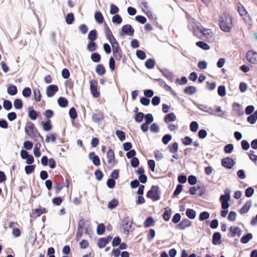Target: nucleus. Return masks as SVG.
<instances>
[{"label":"nucleus","mask_w":257,"mask_h":257,"mask_svg":"<svg viewBox=\"0 0 257 257\" xmlns=\"http://www.w3.org/2000/svg\"><path fill=\"white\" fill-rule=\"evenodd\" d=\"M219 24L222 31L228 32L232 28V20L226 13L222 14L219 18Z\"/></svg>","instance_id":"obj_1"},{"label":"nucleus","mask_w":257,"mask_h":257,"mask_svg":"<svg viewBox=\"0 0 257 257\" xmlns=\"http://www.w3.org/2000/svg\"><path fill=\"white\" fill-rule=\"evenodd\" d=\"M25 132L30 137L37 139L39 137L42 141L43 140V137L38 132L37 127L35 124L32 122H28L26 123L25 127Z\"/></svg>","instance_id":"obj_2"},{"label":"nucleus","mask_w":257,"mask_h":257,"mask_svg":"<svg viewBox=\"0 0 257 257\" xmlns=\"http://www.w3.org/2000/svg\"><path fill=\"white\" fill-rule=\"evenodd\" d=\"M225 194L221 195L220 197L219 200L221 203V207L224 210H227L229 207V201L230 199V190L226 188L224 190Z\"/></svg>","instance_id":"obj_3"},{"label":"nucleus","mask_w":257,"mask_h":257,"mask_svg":"<svg viewBox=\"0 0 257 257\" xmlns=\"http://www.w3.org/2000/svg\"><path fill=\"white\" fill-rule=\"evenodd\" d=\"M161 192L158 186H152L148 192L147 197L152 199L153 201H158L160 198Z\"/></svg>","instance_id":"obj_4"},{"label":"nucleus","mask_w":257,"mask_h":257,"mask_svg":"<svg viewBox=\"0 0 257 257\" xmlns=\"http://www.w3.org/2000/svg\"><path fill=\"white\" fill-rule=\"evenodd\" d=\"M199 39L205 40L209 43L212 42L214 40L213 34L210 29L204 28Z\"/></svg>","instance_id":"obj_5"},{"label":"nucleus","mask_w":257,"mask_h":257,"mask_svg":"<svg viewBox=\"0 0 257 257\" xmlns=\"http://www.w3.org/2000/svg\"><path fill=\"white\" fill-rule=\"evenodd\" d=\"M193 33L195 36L199 38L202 34V32L203 31L204 28L202 26V25L197 22H193L192 24Z\"/></svg>","instance_id":"obj_6"},{"label":"nucleus","mask_w":257,"mask_h":257,"mask_svg":"<svg viewBox=\"0 0 257 257\" xmlns=\"http://www.w3.org/2000/svg\"><path fill=\"white\" fill-rule=\"evenodd\" d=\"M106 157L108 167L112 168L115 165L114 153L112 150L109 149L107 152Z\"/></svg>","instance_id":"obj_7"},{"label":"nucleus","mask_w":257,"mask_h":257,"mask_svg":"<svg viewBox=\"0 0 257 257\" xmlns=\"http://www.w3.org/2000/svg\"><path fill=\"white\" fill-rule=\"evenodd\" d=\"M90 89L92 96L97 98L99 96V93L97 91V82L96 80L92 79L90 81Z\"/></svg>","instance_id":"obj_8"},{"label":"nucleus","mask_w":257,"mask_h":257,"mask_svg":"<svg viewBox=\"0 0 257 257\" xmlns=\"http://www.w3.org/2000/svg\"><path fill=\"white\" fill-rule=\"evenodd\" d=\"M134 29L132 28V26L129 24L123 26L121 31L119 32L120 36H122L123 34H125L130 36H133L134 35Z\"/></svg>","instance_id":"obj_9"},{"label":"nucleus","mask_w":257,"mask_h":257,"mask_svg":"<svg viewBox=\"0 0 257 257\" xmlns=\"http://www.w3.org/2000/svg\"><path fill=\"white\" fill-rule=\"evenodd\" d=\"M122 225L125 232H128L132 225V220L128 216L125 217L121 221Z\"/></svg>","instance_id":"obj_10"},{"label":"nucleus","mask_w":257,"mask_h":257,"mask_svg":"<svg viewBox=\"0 0 257 257\" xmlns=\"http://www.w3.org/2000/svg\"><path fill=\"white\" fill-rule=\"evenodd\" d=\"M246 59L252 64H257V53L252 50L248 51L246 55Z\"/></svg>","instance_id":"obj_11"},{"label":"nucleus","mask_w":257,"mask_h":257,"mask_svg":"<svg viewBox=\"0 0 257 257\" xmlns=\"http://www.w3.org/2000/svg\"><path fill=\"white\" fill-rule=\"evenodd\" d=\"M195 105L201 110L207 112L210 114L213 115L215 113L214 110L210 106L205 104H201L197 103H194Z\"/></svg>","instance_id":"obj_12"},{"label":"nucleus","mask_w":257,"mask_h":257,"mask_svg":"<svg viewBox=\"0 0 257 257\" xmlns=\"http://www.w3.org/2000/svg\"><path fill=\"white\" fill-rule=\"evenodd\" d=\"M222 165L227 169H231L235 164L234 160L229 157L223 159L221 161Z\"/></svg>","instance_id":"obj_13"},{"label":"nucleus","mask_w":257,"mask_h":257,"mask_svg":"<svg viewBox=\"0 0 257 257\" xmlns=\"http://www.w3.org/2000/svg\"><path fill=\"white\" fill-rule=\"evenodd\" d=\"M58 91V87L57 85H50L46 88V94L48 97H51L53 96Z\"/></svg>","instance_id":"obj_14"},{"label":"nucleus","mask_w":257,"mask_h":257,"mask_svg":"<svg viewBox=\"0 0 257 257\" xmlns=\"http://www.w3.org/2000/svg\"><path fill=\"white\" fill-rule=\"evenodd\" d=\"M192 222L188 219H183L176 226V228L180 230H184L191 225Z\"/></svg>","instance_id":"obj_15"},{"label":"nucleus","mask_w":257,"mask_h":257,"mask_svg":"<svg viewBox=\"0 0 257 257\" xmlns=\"http://www.w3.org/2000/svg\"><path fill=\"white\" fill-rule=\"evenodd\" d=\"M112 237L108 236L106 237H102L98 240V246L100 248H102L111 240Z\"/></svg>","instance_id":"obj_16"},{"label":"nucleus","mask_w":257,"mask_h":257,"mask_svg":"<svg viewBox=\"0 0 257 257\" xmlns=\"http://www.w3.org/2000/svg\"><path fill=\"white\" fill-rule=\"evenodd\" d=\"M84 225V221L83 219H81L78 222L77 231L76 233V237L77 239H79L82 236Z\"/></svg>","instance_id":"obj_17"},{"label":"nucleus","mask_w":257,"mask_h":257,"mask_svg":"<svg viewBox=\"0 0 257 257\" xmlns=\"http://www.w3.org/2000/svg\"><path fill=\"white\" fill-rule=\"evenodd\" d=\"M88 158L92 160L93 164L96 166H98L100 164V159L98 156L95 155L94 152H90L88 154Z\"/></svg>","instance_id":"obj_18"},{"label":"nucleus","mask_w":257,"mask_h":257,"mask_svg":"<svg viewBox=\"0 0 257 257\" xmlns=\"http://www.w3.org/2000/svg\"><path fill=\"white\" fill-rule=\"evenodd\" d=\"M113 56L117 61L120 60L122 58V52L121 48L112 50Z\"/></svg>","instance_id":"obj_19"},{"label":"nucleus","mask_w":257,"mask_h":257,"mask_svg":"<svg viewBox=\"0 0 257 257\" xmlns=\"http://www.w3.org/2000/svg\"><path fill=\"white\" fill-rule=\"evenodd\" d=\"M221 234L219 232L213 233L212 236V243L214 245H217L221 243Z\"/></svg>","instance_id":"obj_20"},{"label":"nucleus","mask_w":257,"mask_h":257,"mask_svg":"<svg viewBox=\"0 0 257 257\" xmlns=\"http://www.w3.org/2000/svg\"><path fill=\"white\" fill-rule=\"evenodd\" d=\"M105 35L106 38L109 41V42L111 41H112L115 39L114 38V37L113 36L111 30L106 26V24H105Z\"/></svg>","instance_id":"obj_21"},{"label":"nucleus","mask_w":257,"mask_h":257,"mask_svg":"<svg viewBox=\"0 0 257 257\" xmlns=\"http://www.w3.org/2000/svg\"><path fill=\"white\" fill-rule=\"evenodd\" d=\"M176 119V116L173 112L166 114L164 117V121L168 123L170 122L174 121Z\"/></svg>","instance_id":"obj_22"},{"label":"nucleus","mask_w":257,"mask_h":257,"mask_svg":"<svg viewBox=\"0 0 257 257\" xmlns=\"http://www.w3.org/2000/svg\"><path fill=\"white\" fill-rule=\"evenodd\" d=\"M252 203L251 201H247L240 209V212L241 214H244L247 213L250 207L251 206Z\"/></svg>","instance_id":"obj_23"},{"label":"nucleus","mask_w":257,"mask_h":257,"mask_svg":"<svg viewBox=\"0 0 257 257\" xmlns=\"http://www.w3.org/2000/svg\"><path fill=\"white\" fill-rule=\"evenodd\" d=\"M28 109L30 118L33 120L36 119L38 116L37 111L33 109V107H29Z\"/></svg>","instance_id":"obj_24"},{"label":"nucleus","mask_w":257,"mask_h":257,"mask_svg":"<svg viewBox=\"0 0 257 257\" xmlns=\"http://www.w3.org/2000/svg\"><path fill=\"white\" fill-rule=\"evenodd\" d=\"M163 75L169 79L171 81H172L174 78L173 73L170 71L169 70L167 69H164L161 70Z\"/></svg>","instance_id":"obj_25"},{"label":"nucleus","mask_w":257,"mask_h":257,"mask_svg":"<svg viewBox=\"0 0 257 257\" xmlns=\"http://www.w3.org/2000/svg\"><path fill=\"white\" fill-rule=\"evenodd\" d=\"M257 120V110L247 117V121L250 124H254Z\"/></svg>","instance_id":"obj_26"},{"label":"nucleus","mask_w":257,"mask_h":257,"mask_svg":"<svg viewBox=\"0 0 257 257\" xmlns=\"http://www.w3.org/2000/svg\"><path fill=\"white\" fill-rule=\"evenodd\" d=\"M97 38V31L96 30H91L88 35V39L89 41H94Z\"/></svg>","instance_id":"obj_27"},{"label":"nucleus","mask_w":257,"mask_h":257,"mask_svg":"<svg viewBox=\"0 0 257 257\" xmlns=\"http://www.w3.org/2000/svg\"><path fill=\"white\" fill-rule=\"evenodd\" d=\"M8 93L10 95H15L18 92L17 87L14 85H11L8 87Z\"/></svg>","instance_id":"obj_28"},{"label":"nucleus","mask_w":257,"mask_h":257,"mask_svg":"<svg viewBox=\"0 0 257 257\" xmlns=\"http://www.w3.org/2000/svg\"><path fill=\"white\" fill-rule=\"evenodd\" d=\"M197 91L196 88L193 86H189L186 87L184 89V92L186 94L192 95L195 94Z\"/></svg>","instance_id":"obj_29"},{"label":"nucleus","mask_w":257,"mask_h":257,"mask_svg":"<svg viewBox=\"0 0 257 257\" xmlns=\"http://www.w3.org/2000/svg\"><path fill=\"white\" fill-rule=\"evenodd\" d=\"M233 110L236 112V113L238 115H241L243 113V111L242 109L240 107V105L238 103L234 102L233 104Z\"/></svg>","instance_id":"obj_30"},{"label":"nucleus","mask_w":257,"mask_h":257,"mask_svg":"<svg viewBox=\"0 0 257 257\" xmlns=\"http://www.w3.org/2000/svg\"><path fill=\"white\" fill-rule=\"evenodd\" d=\"M186 214L189 219H193L196 217V212L193 209L188 208L186 211Z\"/></svg>","instance_id":"obj_31"},{"label":"nucleus","mask_w":257,"mask_h":257,"mask_svg":"<svg viewBox=\"0 0 257 257\" xmlns=\"http://www.w3.org/2000/svg\"><path fill=\"white\" fill-rule=\"evenodd\" d=\"M94 18L98 24H102L104 21L103 17L100 12H96L95 13Z\"/></svg>","instance_id":"obj_32"},{"label":"nucleus","mask_w":257,"mask_h":257,"mask_svg":"<svg viewBox=\"0 0 257 257\" xmlns=\"http://www.w3.org/2000/svg\"><path fill=\"white\" fill-rule=\"evenodd\" d=\"M87 49L90 52H93L97 49V45L94 41H89L87 45Z\"/></svg>","instance_id":"obj_33"},{"label":"nucleus","mask_w":257,"mask_h":257,"mask_svg":"<svg viewBox=\"0 0 257 257\" xmlns=\"http://www.w3.org/2000/svg\"><path fill=\"white\" fill-rule=\"evenodd\" d=\"M156 62L154 59L150 58L145 63V66L148 69H152L154 67Z\"/></svg>","instance_id":"obj_34"},{"label":"nucleus","mask_w":257,"mask_h":257,"mask_svg":"<svg viewBox=\"0 0 257 257\" xmlns=\"http://www.w3.org/2000/svg\"><path fill=\"white\" fill-rule=\"evenodd\" d=\"M252 238V235L251 233H248L246 235H243L241 239V243L245 244L249 242V241Z\"/></svg>","instance_id":"obj_35"},{"label":"nucleus","mask_w":257,"mask_h":257,"mask_svg":"<svg viewBox=\"0 0 257 257\" xmlns=\"http://www.w3.org/2000/svg\"><path fill=\"white\" fill-rule=\"evenodd\" d=\"M95 71L99 75H103L105 73V69L102 65L98 64L96 67Z\"/></svg>","instance_id":"obj_36"},{"label":"nucleus","mask_w":257,"mask_h":257,"mask_svg":"<svg viewBox=\"0 0 257 257\" xmlns=\"http://www.w3.org/2000/svg\"><path fill=\"white\" fill-rule=\"evenodd\" d=\"M43 128L45 131H49L52 128V125L51 124V121L50 119H48L47 121L44 122L43 121Z\"/></svg>","instance_id":"obj_37"},{"label":"nucleus","mask_w":257,"mask_h":257,"mask_svg":"<svg viewBox=\"0 0 257 257\" xmlns=\"http://www.w3.org/2000/svg\"><path fill=\"white\" fill-rule=\"evenodd\" d=\"M46 213V209L44 208H38L32 210V214L36 216H40L41 215Z\"/></svg>","instance_id":"obj_38"},{"label":"nucleus","mask_w":257,"mask_h":257,"mask_svg":"<svg viewBox=\"0 0 257 257\" xmlns=\"http://www.w3.org/2000/svg\"><path fill=\"white\" fill-rule=\"evenodd\" d=\"M68 100L66 98L60 97L58 99V103L60 107H65L68 105Z\"/></svg>","instance_id":"obj_39"},{"label":"nucleus","mask_w":257,"mask_h":257,"mask_svg":"<svg viewBox=\"0 0 257 257\" xmlns=\"http://www.w3.org/2000/svg\"><path fill=\"white\" fill-rule=\"evenodd\" d=\"M165 211L163 214V218L165 221H169L171 215V209L168 207L165 208Z\"/></svg>","instance_id":"obj_40"},{"label":"nucleus","mask_w":257,"mask_h":257,"mask_svg":"<svg viewBox=\"0 0 257 257\" xmlns=\"http://www.w3.org/2000/svg\"><path fill=\"white\" fill-rule=\"evenodd\" d=\"M118 204V201L116 199H113L110 200L107 205V207L108 208L110 209H113L115 208Z\"/></svg>","instance_id":"obj_41"},{"label":"nucleus","mask_w":257,"mask_h":257,"mask_svg":"<svg viewBox=\"0 0 257 257\" xmlns=\"http://www.w3.org/2000/svg\"><path fill=\"white\" fill-rule=\"evenodd\" d=\"M196 45L198 47L205 50H207L210 49L209 46L206 43L203 41H198L196 42Z\"/></svg>","instance_id":"obj_42"},{"label":"nucleus","mask_w":257,"mask_h":257,"mask_svg":"<svg viewBox=\"0 0 257 257\" xmlns=\"http://www.w3.org/2000/svg\"><path fill=\"white\" fill-rule=\"evenodd\" d=\"M14 106L17 109H21L23 106V101L21 99L17 98L14 100Z\"/></svg>","instance_id":"obj_43"},{"label":"nucleus","mask_w":257,"mask_h":257,"mask_svg":"<svg viewBox=\"0 0 257 257\" xmlns=\"http://www.w3.org/2000/svg\"><path fill=\"white\" fill-rule=\"evenodd\" d=\"M103 118V115L101 113H95L92 115V119L95 122H98L101 121Z\"/></svg>","instance_id":"obj_44"},{"label":"nucleus","mask_w":257,"mask_h":257,"mask_svg":"<svg viewBox=\"0 0 257 257\" xmlns=\"http://www.w3.org/2000/svg\"><path fill=\"white\" fill-rule=\"evenodd\" d=\"M91 59L94 62H99L101 60V56L97 53H93L91 55Z\"/></svg>","instance_id":"obj_45"},{"label":"nucleus","mask_w":257,"mask_h":257,"mask_svg":"<svg viewBox=\"0 0 257 257\" xmlns=\"http://www.w3.org/2000/svg\"><path fill=\"white\" fill-rule=\"evenodd\" d=\"M145 122L148 124H151L154 120V117L152 114L148 113L144 116Z\"/></svg>","instance_id":"obj_46"},{"label":"nucleus","mask_w":257,"mask_h":257,"mask_svg":"<svg viewBox=\"0 0 257 257\" xmlns=\"http://www.w3.org/2000/svg\"><path fill=\"white\" fill-rule=\"evenodd\" d=\"M74 20V15L72 13H69L66 17V23L68 25H71L73 23Z\"/></svg>","instance_id":"obj_47"},{"label":"nucleus","mask_w":257,"mask_h":257,"mask_svg":"<svg viewBox=\"0 0 257 257\" xmlns=\"http://www.w3.org/2000/svg\"><path fill=\"white\" fill-rule=\"evenodd\" d=\"M210 217V214L207 211H203L200 213L199 215V220L200 221H204L208 219Z\"/></svg>","instance_id":"obj_48"},{"label":"nucleus","mask_w":257,"mask_h":257,"mask_svg":"<svg viewBox=\"0 0 257 257\" xmlns=\"http://www.w3.org/2000/svg\"><path fill=\"white\" fill-rule=\"evenodd\" d=\"M136 55L137 57L140 60H144L147 57L146 53L141 50H137Z\"/></svg>","instance_id":"obj_49"},{"label":"nucleus","mask_w":257,"mask_h":257,"mask_svg":"<svg viewBox=\"0 0 257 257\" xmlns=\"http://www.w3.org/2000/svg\"><path fill=\"white\" fill-rule=\"evenodd\" d=\"M69 114L70 118L75 119L77 117V113L76 109L74 107H71L69 111Z\"/></svg>","instance_id":"obj_50"},{"label":"nucleus","mask_w":257,"mask_h":257,"mask_svg":"<svg viewBox=\"0 0 257 257\" xmlns=\"http://www.w3.org/2000/svg\"><path fill=\"white\" fill-rule=\"evenodd\" d=\"M105 230V226L103 223H100L98 225L97 227V233L98 235H102Z\"/></svg>","instance_id":"obj_51"},{"label":"nucleus","mask_w":257,"mask_h":257,"mask_svg":"<svg viewBox=\"0 0 257 257\" xmlns=\"http://www.w3.org/2000/svg\"><path fill=\"white\" fill-rule=\"evenodd\" d=\"M34 94L35 101L39 102L41 98V94L40 90L39 89H35L34 90Z\"/></svg>","instance_id":"obj_52"},{"label":"nucleus","mask_w":257,"mask_h":257,"mask_svg":"<svg viewBox=\"0 0 257 257\" xmlns=\"http://www.w3.org/2000/svg\"><path fill=\"white\" fill-rule=\"evenodd\" d=\"M144 114L142 112H137L135 116V120L137 122H141L144 117Z\"/></svg>","instance_id":"obj_53"},{"label":"nucleus","mask_w":257,"mask_h":257,"mask_svg":"<svg viewBox=\"0 0 257 257\" xmlns=\"http://www.w3.org/2000/svg\"><path fill=\"white\" fill-rule=\"evenodd\" d=\"M169 149L170 152L172 153H176L178 150V143L176 142L174 143L171 146H169Z\"/></svg>","instance_id":"obj_54"},{"label":"nucleus","mask_w":257,"mask_h":257,"mask_svg":"<svg viewBox=\"0 0 257 257\" xmlns=\"http://www.w3.org/2000/svg\"><path fill=\"white\" fill-rule=\"evenodd\" d=\"M115 134L120 141H123L125 139V135L124 132L120 130H117Z\"/></svg>","instance_id":"obj_55"},{"label":"nucleus","mask_w":257,"mask_h":257,"mask_svg":"<svg viewBox=\"0 0 257 257\" xmlns=\"http://www.w3.org/2000/svg\"><path fill=\"white\" fill-rule=\"evenodd\" d=\"M112 22L114 24H120L122 22V18L119 15H115L112 17Z\"/></svg>","instance_id":"obj_56"},{"label":"nucleus","mask_w":257,"mask_h":257,"mask_svg":"<svg viewBox=\"0 0 257 257\" xmlns=\"http://www.w3.org/2000/svg\"><path fill=\"white\" fill-rule=\"evenodd\" d=\"M154 222V219L152 217H149L144 222V226L145 227H149L151 226Z\"/></svg>","instance_id":"obj_57"},{"label":"nucleus","mask_w":257,"mask_h":257,"mask_svg":"<svg viewBox=\"0 0 257 257\" xmlns=\"http://www.w3.org/2000/svg\"><path fill=\"white\" fill-rule=\"evenodd\" d=\"M254 192V190L253 188L249 187L246 189L245 190V195L247 197H251Z\"/></svg>","instance_id":"obj_58"},{"label":"nucleus","mask_w":257,"mask_h":257,"mask_svg":"<svg viewBox=\"0 0 257 257\" xmlns=\"http://www.w3.org/2000/svg\"><path fill=\"white\" fill-rule=\"evenodd\" d=\"M183 189V185L181 184H178L177 185L176 188L173 193V196L174 197H176L179 195L180 193L182 192Z\"/></svg>","instance_id":"obj_59"},{"label":"nucleus","mask_w":257,"mask_h":257,"mask_svg":"<svg viewBox=\"0 0 257 257\" xmlns=\"http://www.w3.org/2000/svg\"><path fill=\"white\" fill-rule=\"evenodd\" d=\"M78 29L83 35H85L88 31L87 26L85 24L80 25L78 27Z\"/></svg>","instance_id":"obj_60"},{"label":"nucleus","mask_w":257,"mask_h":257,"mask_svg":"<svg viewBox=\"0 0 257 257\" xmlns=\"http://www.w3.org/2000/svg\"><path fill=\"white\" fill-rule=\"evenodd\" d=\"M12 103L11 101L9 100H4L3 103V107L6 110H10L12 108Z\"/></svg>","instance_id":"obj_61"},{"label":"nucleus","mask_w":257,"mask_h":257,"mask_svg":"<svg viewBox=\"0 0 257 257\" xmlns=\"http://www.w3.org/2000/svg\"><path fill=\"white\" fill-rule=\"evenodd\" d=\"M233 148V145L231 144H229L225 146L224 147V151L226 154H229L232 152Z\"/></svg>","instance_id":"obj_62"},{"label":"nucleus","mask_w":257,"mask_h":257,"mask_svg":"<svg viewBox=\"0 0 257 257\" xmlns=\"http://www.w3.org/2000/svg\"><path fill=\"white\" fill-rule=\"evenodd\" d=\"M218 93L220 96H224L226 94L225 87L223 85H220L218 87Z\"/></svg>","instance_id":"obj_63"},{"label":"nucleus","mask_w":257,"mask_h":257,"mask_svg":"<svg viewBox=\"0 0 257 257\" xmlns=\"http://www.w3.org/2000/svg\"><path fill=\"white\" fill-rule=\"evenodd\" d=\"M35 165H28L25 167V171L27 174H30L34 171Z\"/></svg>","instance_id":"obj_64"}]
</instances>
